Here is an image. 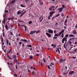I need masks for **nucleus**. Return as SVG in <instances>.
Returning <instances> with one entry per match:
<instances>
[{"label":"nucleus","instance_id":"nucleus-9","mask_svg":"<svg viewBox=\"0 0 77 77\" xmlns=\"http://www.w3.org/2000/svg\"><path fill=\"white\" fill-rule=\"evenodd\" d=\"M55 12L54 11H50V12L49 14L50 15H53V14L55 13Z\"/></svg>","mask_w":77,"mask_h":77},{"label":"nucleus","instance_id":"nucleus-33","mask_svg":"<svg viewBox=\"0 0 77 77\" xmlns=\"http://www.w3.org/2000/svg\"><path fill=\"white\" fill-rule=\"evenodd\" d=\"M3 37H5V32H3Z\"/></svg>","mask_w":77,"mask_h":77},{"label":"nucleus","instance_id":"nucleus-18","mask_svg":"<svg viewBox=\"0 0 77 77\" xmlns=\"http://www.w3.org/2000/svg\"><path fill=\"white\" fill-rule=\"evenodd\" d=\"M20 6L22 8H24L26 7V5H24L23 4H20Z\"/></svg>","mask_w":77,"mask_h":77},{"label":"nucleus","instance_id":"nucleus-51","mask_svg":"<svg viewBox=\"0 0 77 77\" xmlns=\"http://www.w3.org/2000/svg\"><path fill=\"white\" fill-rule=\"evenodd\" d=\"M11 49H10V50L8 52V53H11Z\"/></svg>","mask_w":77,"mask_h":77},{"label":"nucleus","instance_id":"nucleus-31","mask_svg":"<svg viewBox=\"0 0 77 77\" xmlns=\"http://www.w3.org/2000/svg\"><path fill=\"white\" fill-rule=\"evenodd\" d=\"M7 45H9V40H8V39H7Z\"/></svg>","mask_w":77,"mask_h":77},{"label":"nucleus","instance_id":"nucleus-8","mask_svg":"<svg viewBox=\"0 0 77 77\" xmlns=\"http://www.w3.org/2000/svg\"><path fill=\"white\" fill-rule=\"evenodd\" d=\"M5 28L6 30V31L8 30H9V28L8 26V25L7 24H6L5 26Z\"/></svg>","mask_w":77,"mask_h":77},{"label":"nucleus","instance_id":"nucleus-57","mask_svg":"<svg viewBox=\"0 0 77 77\" xmlns=\"http://www.w3.org/2000/svg\"><path fill=\"white\" fill-rule=\"evenodd\" d=\"M14 76H16V77H17V75H16L15 74H14Z\"/></svg>","mask_w":77,"mask_h":77},{"label":"nucleus","instance_id":"nucleus-63","mask_svg":"<svg viewBox=\"0 0 77 77\" xmlns=\"http://www.w3.org/2000/svg\"><path fill=\"white\" fill-rule=\"evenodd\" d=\"M56 52L57 53H58V50H56Z\"/></svg>","mask_w":77,"mask_h":77},{"label":"nucleus","instance_id":"nucleus-22","mask_svg":"<svg viewBox=\"0 0 77 77\" xmlns=\"http://www.w3.org/2000/svg\"><path fill=\"white\" fill-rule=\"evenodd\" d=\"M13 19H14V17H12V18H7V20H13Z\"/></svg>","mask_w":77,"mask_h":77},{"label":"nucleus","instance_id":"nucleus-61","mask_svg":"<svg viewBox=\"0 0 77 77\" xmlns=\"http://www.w3.org/2000/svg\"><path fill=\"white\" fill-rule=\"evenodd\" d=\"M10 65H11V66H13L12 63H10Z\"/></svg>","mask_w":77,"mask_h":77},{"label":"nucleus","instance_id":"nucleus-28","mask_svg":"<svg viewBox=\"0 0 77 77\" xmlns=\"http://www.w3.org/2000/svg\"><path fill=\"white\" fill-rule=\"evenodd\" d=\"M18 22L19 23L20 22H23V23H24V21H23V20H18Z\"/></svg>","mask_w":77,"mask_h":77},{"label":"nucleus","instance_id":"nucleus-47","mask_svg":"<svg viewBox=\"0 0 77 77\" xmlns=\"http://www.w3.org/2000/svg\"><path fill=\"white\" fill-rule=\"evenodd\" d=\"M48 20H50V19H51V17H50L49 16H48Z\"/></svg>","mask_w":77,"mask_h":77},{"label":"nucleus","instance_id":"nucleus-26","mask_svg":"<svg viewBox=\"0 0 77 77\" xmlns=\"http://www.w3.org/2000/svg\"><path fill=\"white\" fill-rule=\"evenodd\" d=\"M74 39V38H69V41H72V40Z\"/></svg>","mask_w":77,"mask_h":77},{"label":"nucleus","instance_id":"nucleus-40","mask_svg":"<svg viewBox=\"0 0 77 77\" xmlns=\"http://www.w3.org/2000/svg\"><path fill=\"white\" fill-rule=\"evenodd\" d=\"M27 46L28 47H32V45H28Z\"/></svg>","mask_w":77,"mask_h":77},{"label":"nucleus","instance_id":"nucleus-16","mask_svg":"<svg viewBox=\"0 0 77 77\" xmlns=\"http://www.w3.org/2000/svg\"><path fill=\"white\" fill-rule=\"evenodd\" d=\"M2 43V46L3 47V45H5V43L6 45V43L5 42H1Z\"/></svg>","mask_w":77,"mask_h":77},{"label":"nucleus","instance_id":"nucleus-11","mask_svg":"<svg viewBox=\"0 0 77 77\" xmlns=\"http://www.w3.org/2000/svg\"><path fill=\"white\" fill-rule=\"evenodd\" d=\"M57 10H59V12H61L63 10V9L62 8H58Z\"/></svg>","mask_w":77,"mask_h":77},{"label":"nucleus","instance_id":"nucleus-27","mask_svg":"<svg viewBox=\"0 0 77 77\" xmlns=\"http://www.w3.org/2000/svg\"><path fill=\"white\" fill-rule=\"evenodd\" d=\"M10 35H14V34L12 33L11 32H10Z\"/></svg>","mask_w":77,"mask_h":77},{"label":"nucleus","instance_id":"nucleus-23","mask_svg":"<svg viewBox=\"0 0 77 77\" xmlns=\"http://www.w3.org/2000/svg\"><path fill=\"white\" fill-rule=\"evenodd\" d=\"M23 27H24L25 28V31L26 32V31H27V26H24Z\"/></svg>","mask_w":77,"mask_h":77},{"label":"nucleus","instance_id":"nucleus-48","mask_svg":"<svg viewBox=\"0 0 77 77\" xmlns=\"http://www.w3.org/2000/svg\"><path fill=\"white\" fill-rule=\"evenodd\" d=\"M53 38L56 39L57 38V37H54Z\"/></svg>","mask_w":77,"mask_h":77},{"label":"nucleus","instance_id":"nucleus-34","mask_svg":"<svg viewBox=\"0 0 77 77\" xmlns=\"http://www.w3.org/2000/svg\"><path fill=\"white\" fill-rule=\"evenodd\" d=\"M57 50H58V52L59 53V54H60V50H59V48H57Z\"/></svg>","mask_w":77,"mask_h":77},{"label":"nucleus","instance_id":"nucleus-25","mask_svg":"<svg viewBox=\"0 0 77 77\" xmlns=\"http://www.w3.org/2000/svg\"><path fill=\"white\" fill-rule=\"evenodd\" d=\"M3 38L2 37L1 38V42H5V41L3 40Z\"/></svg>","mask_w":77,"mask_h":77},{"label":"nucleus","instance_id":"nucleus-17","mask_svg":"<svg viewBox=\"0 0 77 77\" xmlns=\"http://www.w3.org/2000/svg\"><path fill=\"white\" fill-rule=\"evenodd\" d=\"M14 59L17 58V57L15 55H12Z\"/></svg>","mask_w":77,"mask_h":77},{"label":"nucleus","instance_id":"nucleus-6","mask_svg":"<svg viewBox=\"0 0 77 77\" xmlns=\"http://www.w3.org/2000/svg\"><path fill=\"white\" fill-rule=\"evenodd\" d=\"M42 16H41L39 18V19L40 20H39V22H40V23H41V22H42V20H43V18H44V17H42V19L41 20H40V19H41V18H42Z\"/></svg>","mask_w":77,"mask_h":77},{"label":"nucleus","instance_id":"nucleus-38","mask_svg":"<svg viewBox=\"0 0 77 77\" xmlns=\"http://www.w3.org/2000/svg\"><path fill=\"white\" fill-rule=\"evenodd\" d=\"M56 25V27H57V26L58 25V24L57 23H56L55 24Z\"/></svg>","mask_w":77,"mask_h":77},{"label":"nucleus","instance_id":"nucleus-30","mask_svg":"<svg viewBox=\"0 0 77 77\" xmlns=\"http://www.w3.org/2000/svg\"><path fill=\"white\" fill-rule=\"evenodd\" d=\"M63 61V59H61L60 60V63H61Z\"/></svg>","mask_w":77,"mask_h":77},{"label":"nucleus","instance_id":"nucleus-35","mask_svg":"<svg viewBox=\"0 0 77 77\" xmlns=\"http://www.w3.org/2000/svg\"><path fill=\"white\" fill-rule=\"evenodd\" d=\"M69 34H67L66 35H65V38H67L69 36Z\"/></svg>","mask_w":77,"mask_h":77},{"label":"nucleus","instance_id":"nucleus-53","mask_svg":"<svg viewBox=\"0 0 77 77\" xmlns=\"http://www.w3.org/2000/svg\"><path fill=\"white\" fill-rule=\"evenodd\" d=\"M69 43L70 44H71V42H70V41H69Z\"/></svg>","mask_w":77,"mask_h":77},{"label":"nucleus","instance_id":"nucleus-10","mask_svg":"<svg viewBox=\"0 0 77 77\" xmlns=\"http://www.w3.org/2000/svg\"><path fill=\"white\" fill-rule=\"evenodd\" d=\"M69 36V38H70L71 37H73V38H75V35H73V34H70Z\"/></svg>","mask_w":77,"mask_h":77},{"label":"nucleus","instance_id":"nucleus-50","mask_svg":"<svg viewBox=\"0 0 77 77\" xmlns=\"http://www.w3.org/2000/svg\"><path fill=\"white\" fill-rule=\"evenodd\" d=\"M27 68H28V72H30V70H29V67H27Z\"/></svg>","mask_w":77,"mask_h":77},{"label":"nucleus","instance_id":"nucleus-49","mask_svg":"<svg viewBox=\"0 0 77 77\" xmlns=\"http://www.w3.org/2000/svg\"><path fill=\"white\" fill-rule=\"evenodd\" d=\"M64 16V14L63 13H62L61 14V16L62 17H63Z\"/></svg>","mask_w":77,"mask_h":77},{"label":"nucleus","instance_id":"nucleus-60","mask_svg":"<svg viewBox=\"0 0 77 77\" xmlns=\"http://www.w3.org/2000/svg\"><path fill=\"white\" fill-rule=\"evenodd\" d=\"M72 58H73V59H75L76 58V57H72Z\"/></svg>","mask_w":77,"mask_h":77},{"label":"nucleus","instance_id":"nucleus-5","mask_svg":"<svg viewBox=\"0 0 77 77\" xmlns=\"http://www.w3.org/2000/svg\"><path fill=\"white\" fill-rule=\"evenodd\" d=\"M55 7V6H52L51 7V8H49V9L50 11H51L52 9H54Z\"/></svg>","mask_w":77,"mask_h":77},{"label":"nucleus","instance_id":"nucleus-39","mask_svg":"<svg viewBox=\"0 0 77 77\" xmlns=\"http://www.w3.org/2000/svg\"><path fill=\"white\" fill-rule=\"evenodd\" d=\"M29 58L30 59H32L33 58V57L32 56H31L29 57Z\"/></svg>","mask_w":77,"mask_h":77},{"label":"nucleus","instance_id":"nucleus-45","mask_svg":"<svg viewBox=\"0 0 77 77\" xmlns=\"http://www.w3.org/2000/svg\"><path fill=\"white\" fill-rule=\"evenodd\" d=\"M65 43L64 45V48H66V47H65Z\"/></svg>","mask_w":77,"mask_h":77},{"label":"nucleus","instance_id":"nucleus-12","mask_svg":"<svg viewBox=\"0 0 77 77\" xmlns=\"http://www.w3.org/2000/svg\"><path fill=\"white\" fill-rule=\"evenodd\" d=\"M21 13V10H19L17 12V14L18 15H19Z\"/></svg>","mask_w":77,"mask_h":77},{"label":"nucleus","instance_id":"nucleus-19","mask_svg":"<svg viewBox=\"0 0 77 77\" xmlns=\"http://www.w3.org/2000/svg\"><path fill=\"white\" fill-rule=\"evenodd\" d=\"M2 22L3 24H5V19L4 18L3 20L2 21Z\"/></svg>","mask_w":77,"mask_h":77},{"label":"nucleus","instance_id":"nucleus-64","mask_svg":"<svg viewBox=\"0 0 77 77\" xmlns=\"http://www.w3.org/2000/svg\"><path fill=\"white\" fill-rule=\"evenodd\" d=\"M76 28H77V24H76V26H75Z\"/></svg>","mask_w":77,"mask_h":77},{"label":"nucleus","instance_id":"nucleus-62","mask_svg":"<svg viewBox=\"0 0 77 77\" xmlns=\"http://www.w3.org/2000/svg\"><path fill=\"white\" fill-rule=\"evenodd\" d=\"M14 60L16 62V63L17 62V60L15 59Z\"/></svg>","mask_w":77,"mask_h":77},{"label":"nucleus","instance_id":"nucleus-54","mask_svg":"<svg viewBox=\"0 0 77 77\" xmlns=\"http://www.w3.org/2000/svg\"><path fill=\"white\" fill-rule=\"evenodd\" d=\"M16 67H15V68L16 69H17V67H18V66H17V65H16L15 66Z\"/></svg>","mask_w":77,"mask_h":77},{"label":"nucleus","instance_id":"nucleus-41","mask_svg":"<svg viewBox=\"0 0 77 77\" xmlns=\"http://www.w3.org/2000/svg\"><path fill=\"white\" fill-rule=\"evenodd\" d=\"M59 15H60V14H58L55 16V17H58Z\"/></svg>","mask_w":77,"mask_h":77},{"label":"nucleus","instance_id":"nucleus-1","mask_svg":"<svg viewBox=\"0 0 77 77\" xmlns=\"http://www.w3.org/2000/svg\"><path fill=\"white\" fill-rule=\"evenodd\" d=\"M48 32L50 33H53V31L52 30H51V29H48Z\"/></svg>","mask_w":77,"mask_h":77},{"label":"nucleus","instance_id":"nucleus-32","mask_svg":"<svg viewBox=\"0 0 77 77\" xmlns=\"http://www.w3.org/2000/svg\"><path fill=\"white\" fill-rule=\"evenodd\" d=\"M64 31H65V29H63V30H62L60 32H61L62 33H63V32H64Z\"/></svg>","mask_w":77,"mask_h":77},{"label":"nucleus","instance_id":"nucleus-55","mask_svg":"<svg viewBox=\"0 0 77 77\" xmlns=\"http://www.w3.org/2000/svg\"><path fill=\"white\" fill-rule=\"evenodd\" d=\"M21 44H22V42H19V44L20 45H21Z\"/></svg>","mask_w":77,"mask_h":77},{"label":"nucleus","instance_id":"nucleus-58","mask_svg":"<svg viewBox=\"0 0 77 77\" xmlns=\"http://www.w3.org/2000/svg\"><path fill=\"white\" fill-rule=\"evenodd\" d=\"M54 33H56V30H54Z\"/></svg>","mask_w":77,"mask_h":77},{"label":"nucleus","instance_id":"nucleus-42","mask_svg":"<svg viewBox=\"0 0 77 77\" xmlns=\"http://www.w3.org/2000/svg\"><path fill=\"white\" fill-rule=\"evenodd\" d=\"M62 8L63 9V8H65V6H64V5H62Z\"/></svg>","mask_w":77,"mask_h":77},{"label":"nucleus","instance_id":"nucleus-2","mask_svg":"<svg viewBox=\"0 0 77 77\" xmlns=\"http://www.w3.org/2000/svg\"><path fill=\"white\" fill-rule=\"evenodd\" d=\"M26 12H27V11H25L24 12H22V14L20 15V17H22L26 13Z\"/></svg>","mask_w":77,"mask_h":77},{"label":"nucleus","instance_id":"nucleus-46","mask_svg":"<svg viewBox=\"0 0 77 77\" xmlns=\"http://www.w3.org/2000/svg\"><path fill=\"white\" fill-rule=\"evenodd\" d=\"M62 34V33L61 32H59V35H60Z\"/></svg>","mask_w":77,"mask_h":77},{"label":"nucleus","instance_id":"nucleus-59","mask_svg":"<svg viewBox=\"0 0 77 77\" xmlns=\"http://www.w3.org/2000/svg\"><path fill=\"white\" fill-rule=\"evenodd\" d=\"M36 55L38 56H39V54H36Z\"/></svg>","mask_w":77,"mask_h":77},{"label":"nucleus","instance_id":"nucleus-56","mask_svg":"<svg viewBox=\"0 0 77 77\" xmlns=\"http://www.w3.org/2000/svg\"><path fill=\"white\" fill-rule=\"evenodd\" d=\"M48 68L49 69H50V67H49V66L48 65Z\"/></svg>","mask_w":77,"mask_h":77},{"label":"nucleus","instance_id":"nucleus-36","mask_svg":"<svg viewBox=\"0 0 77 77\" xmlns=\"http://www.w3.org/2000/svg\"><path fill=\"white\" fill-rule=\"evenodd\" d=\"M61 37L62 38H63V37H64V34H63H63H62L61 35Z\"/></svg>","mask_w":77,"mask_h":77},{"label":"nucleus","instance_id":"nucleus-4","mask_svg":"<svg viewBox=\"0 0 77 77\" xmlns=\"http://www.w3.org/2000/svg\"><path fill=\"white\" fill-rule=\"evenodd\" d=\"M46 35L48 36V37L49 38H50L51 35L50 34H49L48 32H46Z\"/></svg>","mask_w":77,"mask_h":77},{"label":"nucleus","instance_id":"nucleus-52","mask_svg":"<svg viewBox=\"0 0 77 77\" xmlns=\"http://www.w3.org/2000/svg\"><path fill=\"white\" fill-rule=\"evenodd\" d=\"M52 15L50 14L49 15V16L50 17H52Z\"/></svg>","mask_w":77,"mask_h":77},{"label":"nucleus","instance_id":"nucleus-7","mask_svg":"<svg viewBox=\"0 0 77 77\" xmlns=\"http://www.w3.org/2000/svg\"><path fill=\"white\" fill-rule=\"evenodd\" d=\"M66 39H67L66 37H64L62 39V43L63 44L64 43V41H65Z\"/></svg>","mask_w":77,"mask_h":77},{"label":"nucleus","instance_id":"nucleus-13","mask_svg":"<svg viewBox=\"0 0 77 77\" xmlns=\"http://www.w3.org/2000/svg\"><path fill=\"white\" fill-rule=\"evenodd\" d=\"M74 71H70L69 72V74L71 75L73 73H74Z\"/></svg>","mask_w":77,"mask_h":77},{"label":"nucleus","instance_id":"nucleus-37","mask_svg":"<svg viewBox=\"0 0 77 77\" xmlns=\"http://www.w3.org/2000/svg\"><path fill=\"white\" fill-rule=\"evenodd\" d=\"M67 19H66L65 21V23H67Z\"/></svg>","mask_w":77,"mask_h":77},{"label":"nucleus","instance_id":"nucleus-15","mask_svg":"<svg viewBox=\"0 0 77 77\" xmlns=\"http://www.w3.org/2000/svg\"><path fill=\"white\" fill-rule=\"evenodd\" d=\"M39 1L40 4L41 5H42L43 4V2L40 0H39Z\"/></svg>","mask_w":77,"mask_h":77},{"label":"nucleus","instance_id":"nucleus-29","mask_svg":"<svg viewBox=\"0 0 77 77\" xmlns=\"http://www.w3.org/2000/svg\"><path fill=\"white\" fill-rule=\"evenodd\" d=\"M15 1H16V0H14L12 2H11V4H12L15 2Z\"/></svg>","mask_w":77,"mask_h":77},{"label":"nucleus","instance_id":"nucleus-3","mask_svg":"<svg viewBox=\"0 0 77 77\" xmlns=\"http://www.w3.org/2000/svg\"><path fill=\"white\" fill-rule=\"evenodd\" d=\"M35 30H31L30 31V32L29 33L30 35H32L35 33Z\"/></svg>","mask_w":77,"mask_h":77},{"label":"nucleus","instance_id":"nucleus-44","mask_svg":"<svg viewBox=\"0 0 77 77\" xmlns=\"http://www.w3.org/2000/svg\"><path fill=\"white\" fill-rule=\"evenodd\" d=\"M43 61H44V62L45 63L46 61H45V59L44 58H43Z\"/></svg>","mask_w":77,"mask_h":77},{"label":"nucleus","instance_id":"nucleus-20","mask_svg":"<svg viewBox=\"0 0 77 77\" xmlns=\"http://www.w3.org/2000/svg\"><path fill=\"white\" fill-rule=\"evenodd\" d=\"M40 30H38L37 31H35V32H36V33L37 34H38V33H40Z\"/></svg>","mask_w":77,"mask_h":77},{"label":"nucleus","instance_id":"nucleus-43","mask_svg":"<svg viewBox=\"0 0 77 77\" xmlns=\"http://www.w3.org/2000/svg\"><path fill=\"white\" fill-rule=\"evenodd\" d=\"M54 36L58 37V35L57 34H55L54 35Z\"/></svg>","mask_w":77,"mask_h":77},{"label":"nucleus","instance_id":"nucleus-21","mask_svg":"<svg viewBox=\"0 0 77 77\" xmlns=\"http://www.w3.org/2000/svg\"><path fill=\"white\" fill-rule=\"evenodd\" d=\"M72 33H73L74 34H75V35H76L77 34V32H76V31H73Z\"/></svg>","mask_w":77,"mask_h":77},{"label":"nucleus","instance_id":"nucleus-24","mask_svg":"<svg viewBox=\"0 0 77 77\" xmlns=\"http://www.w3.org/2000/svg\"><path fill=\"white\" fill-rule=\"evenodd\" d=\"M32 23V21H30L28 22V23L29 24H31Z\"/></svg>","mask_w":77,"mask_h":77},{"label":"nucleus","instance_id":"nucleus-14","mask_svg":"<svg viewBox=\"0 0 77 77\" xmlns=\"http://www.w3.org/2000/svg\"><path fill=\"white\" fill-rule=\"evenodd\" d=\"M21 41H23L24 42H27V40H26V39H25V40H23V39H21Z\"/></svg>","mask_w":77,"mask_h":77}]
</instances>
